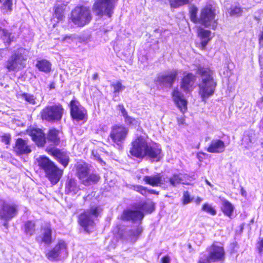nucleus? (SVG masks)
<instances>
[{"mask_svg":"<svg viewBox=\"0 0 263 263\" xmlns=\"http://www.w3.org/2000/svg\"><path fill=\"white\" fill-rule=\"evenodd\" d=\"M197 73L201 77V82L199 85V94L202 100L212 96L215 91L216 83L213 78V72L206 67H198Z\"/></svg>","mask_w":263,"mask_h":263,"instance_id":"1","label":"nucleus"},{"mask_svg":"<svg viewBox=\"0 0 263 263\" xmlns=\"http://www.w3.org/2000/svg\"><path fill=\"white\" fill-rule=\"evenodd\" d=\"M37 161L38 165L44 170L46 177L51 183L53 184L57 183L62 176L63 171L46 157L40 156Z\"/></svg>","mask_w":263,"mask_h":263,"instance_id":"2","label":"nucleus"},{"mask_svg":"<svg viewBox=\"0 0 263 263\" xmlns=\"http://www.w3.org/2000/svg\"><path fill=\"white\" fill-rule=\"evenodd\" d=\"M77 175L85 185H90L97 183L100 179V176L91 171V166L84 162H79L76 166Z\"/></svg>","mask_w":263,"mask_h":263,"instance_id":"3","label":"nucleus"},{"mask_svg":"<svg viewBox=\"0 0 263 263\" xmlns=\"http://www.w3.org/2000/svg\"><path fill=\"white\" fill-rule=\"evenodd\" d=\"M92 18L90 10L86 6H77L70 13L69 22L77 27H83L88 24Z\"/></svg>","mask_w":263,"mask_h":263,"instance_id":"4","label":"nucleus"},{"mask_svg":"<svg viewBox=\"0 0 263 263\" xmlns=\"http://www.w3.org/2000/svg\"><path fill=\"white\" fill-rule=\"evenodd\" d=\"M117 0H96L92 10L98 16H106L108 18L112 16Z\"/></svg>","mask_w":263,"mask_h":263,"instance_id":"5","label":"nucleus"},{"mask_svg":"<svg viewBox=\"0 0 263 263\" xmlns=\"http://www.w3.org/2000/svg\"><path fill=\"white\" fill-rule=\"evenodd\" d=\"M99 206H92L90 210L79 216V223L85 231L89 233L94 227L93 217H96L101 212Z\"/></svg>","mask_w":263,"mask_h":263,"instance_id":"6","label":"nucleus"},{"mask_svg":"<svg viewBox=\"0 0 263 263\" xmlns=\"http://www.w3.org/2000/svg\"><path fill=\"white\" fill-rule=\"evenodd\" d=\"M64 112V108L61 104L48 105L44 108L41 112L43 120L49 122L58 121L61 119Z\"/></svg>","mask_w":263,"mask_h":263,"instance_id":"7","label":"nucleus"},{"mask_svg":"<svg viewBox=\"0 0 263 263\" xmlns=\"http://www.w3.org/2000/svg\"><path fill=\"white\" fill-rule=\"evenodd\" d=\"M215 11L211 5H206L200 11L199 23L214 29L217 26Z\"/></svg>","mask_w":263,"mask_h":263,"instance_id":"8","label":"nucleus"},{"mask_svg":"<svg viewBox=\"0 0 263 263\" xmlns=\"http://www.w3.org/2000/svg\"><path fill=\"white\" fill-rule=\"evenodd\" d=\"M208 254L201 253L199 257L205 258L209 263H220L224 259V251L223 247L213 245L207 249Z\"/></svg>","mask_w":263,"mask_h":263,"instance_id":"9","label":"nucleus"},{"mask_svg":"<svg viewBox=\"0 0 263 263\" xmlns=\"http://www.w3.org/2000/svg\"><path fill=\"white\" fill-rule=\"evenodd\" d=\"M68 255L67 247L65 242L60 240L54 247L50 250L46 256L51 261L59 260L67 257Z\"/></svg>","mask_w":263,"mask_h":263,"instance_id":"10","label":"nucleus"},{"mask_svg":"<svg viewBox=\"0 0 263 263\" xmlns=\"http://www.w3.org/2000/svg\"><path fill=\"white\" fill-rule=\"evenodd\" d=\"M147 142L142 136L138 137L132 143L130 154L138 158H143L145 155V150L147 148Z\"/></svg>","mask_w":263,"mask_h":263,"instance_id":"11","label":"nucleus"},{"mask_svg":"<svg viewBox=\"0 0 263 263\" xmlns=\"http://www.w3.org/2000/svg\"><path fill=\"white\" fill-rule=\"evenodd\" d=\"M128 133V128L123 125H115L111 127L109 137L112 142L118 145H121Z\"/></svg>","mask_w":263,"mask_h":263,"instance_id":"12","label":"nucleus"},{"mask_svg":"<svg viewBox=\"0 0 263 263\" xmlns=\"http://www.w3.org/2000/svg\"><path fill=\"white\" fill-rule=\"evenodd\" d=\"M25 60L21 53L16 52L8 60L6 67L9 71L18 70L24 67V62Z\"/></svg>","mask_w":263,"mask_h":263,"instance_id":"13","label":"nucleus"},{"mask_svg":"<svg viewBox=\"0 0 263 263\" xmlns=\"http://www.w3.org/2000/svg\"><path fill=\"white\" fill-rule=\"evenodd\" d=\"M178 74V70H172L160 74L156 79V81L166 87H171Z\"/></svg>","mask_w":263,"mask_h":263,"instance_id":"14","label":"nucleus"},{"mask_svg":"<svg viewBox=\"0 0 263 263\" xmlns=\"http://www.w3.org/2000/svg\"><path fill=\"white\" fill-rule=\"evenodd\" d=\"M17 213V206L14 204L4 202L0 209V218L7 221Z\"/></svg>","mask_w":263,"mask_h":263,"instance_id":"15","label":"nucleus"},{"mask_svg":"<svg viewBox=\"0 0 263 263\" xmlns=\"http://www.w3.org/2000/svg\"><path fill=\"white\" fill-rule=\"evenodd\" d=\"M189 176L186 174L174 173L170 177L165 178V183L168 187H176L180 184H187Z\"/></svg>","mask_w":263,"mask_h":263,"instance_id":"16","label":"nucleus"},{"mask_svg":"<svg viewBox=\"0 0 263 263\" xmlns=\"http://www.w3.org/2000/svg\"><path fill=\"white\" fill-rule=\"evenodd\" d=\"M69 105L70 115L73 119L80 121L84 119L86 110L78 101L71 100Z\"/></svg>","mask_w":263,"mask_h":263,"instance_id":"17","label":"nucleus"},{"mask_svg":"<svg viewBox=\"0 0 263 263\" xmlns=\"http://www.w3.org/2000/svg\"><path fill=\"white\" fill-rule=\"evenodd\" d=\"M180 81V88L186 93L192 91L195 87L196 77L192 73L184 72Z\"/></svg>","mask_w":263,"mask_h":263,"instance_id":"18","label":"nucleus"},{"mask_svg":"<svg viewBox=\"0 0 263 263\" xmlns=\"http://www.w3.org/2000/svg\"><path fill=\"white\" fill-rule=\"evenodd\" d=\"M143 181L153 186H160L164 189L167 188V185L165 183V178H162L160 174L152 176H145L143 178Z\"/></svg>","mask_w":263,"mask_h":263,"instance_id":"19","label":"nucleus"},{"mask_svg":"<svg viewBox=\"0 0 263 263\" xmlns=\"http://www.w3.org/2000/svg\"><path fill=\"white\" fill-rule=\"evenodd\" d=\"M172 96L177 106L182 113H184L187 109V101L183 93L178 88H175L173 91Z\"/></svg>","mask_w":263,"mask_h":263,"instance_id":"20","label":"nucleus"},{"mask_svg":"<svg viewBox=\"0 0 263 263\" xmlns=\"http://www.w3.org/2000/svg\"><path fill=\"white\" fill-rule=\"evenodd\" d=\"M147 157L151 160L159 161L162 158L161 149L157 144L148 145L145 150V157Z\"/></svg>","mask_w":263,"mask_h":263,"instance_id":"21","label":"nucleus"},{"mask_svg":"<svg viewBox=\"0 0 263 263\" xmlns=\"http://www.w3.org/2000/svg\"><path fill=\"white\" fill-rule=\"evenodd\" d=\"M48 153L53 156L64 167H66L69 161V158L66 153L61 152L60 149L55 148H47Z\"/></svg>","mask_w":263,"mask_h":263,"instance_id":"22","label":"nucleus"},{"mask_svg":"<svg viewBox=\"0 0 263 263\" xmlns=\"http://www.w3.org/2000/svg\"><path fill=\"white\" fill-rule=\"evenodd\" d=\"M14 151L17 155H27L31 153L30 146L22 138H18L14 147Z\"/></svg>","mask_w":263,"mask_h":263,"instance_id":"23","label":"nucleus"},{"mask_svg":"<svg viewBox=\"0 0 263 263\" xmlns=\"http://www.w3.org/2000/svg\"><path fill=\"white\" fill-rule=\"evenodd\" d=\"M37 241H41L49 245L53 242L52 230L50 226L47 225L41 230V234L37 237Z\"/></svg>","mask_w":263,"mask_h":263,"instance_id":"24","label":"nucleus"},{"mask_svg":"<svg viewBox=\"0 0 263 263\" xmlns=\"http://www.w3.org/2000/svg\"><path fill=\"white\" fill-rule=\"evenodd\" d=\"M226 145L224 142L220 139H213L211 141L206 151L211 153H221L224 151Z\"/></svg>","mask_w":263,"mask_h":263,"instance_id":"25","label":"nucleus"},{"mask_svg":"<svg viewBox=\"0 0 263 263\" xmlns=\"http://www.w3.org/2000/svg\"><path fill=\"white\" fill-rule=\"evenodd\" d=\"M29 135L38 146H42L46 142L45 134L41 129L34 128L30 130Z\"/></svg>","mask_w":263,"mask_h":263,"instance_id":"26","label":"nucleus"},{"mask_svg":"<svg viewBox=\"0 0 263 263\" xmlns=\"http://www.w3.org/2000/svg\"><path fill=\"white\" fill-rule=\"evenodd\" d=\"M144 217L143 214L139 211L125 210L122 215V219L124 220H132L133 221L141 220Z\"/></svg>","mask_w":263,"mask_h":263,"instance_id":"27","label":"nucleus"},{"mask_svg":"<svg viewBox=\"0 0 263 263\" xmlns=\"http://www.w3.org/2000/svg\"><path fill=\"white\" fill-rule=\"evenodd\" d=\"M198 36L201 41V47L205 48L208 43L212 39V32L210 30H205L201 27L198 28Z\"/></svg>","mask_w":263,"mask_h":263,"instance_id":"28","label":"nucleus"},{"mask_svg":"<svg viewBox=\"0 0 263 263\" xmlns=\"http://www.w3.org/2000/svg\"><path fill=\"white\" fill-rule=\"evenodd\" d=\"M142 231L141 227L135 228L126 231L122 237L123 239L133 242L136 241Z\"/></svg>","mask_w":263,"mask_h":263,"instance_id":"29","label":"nucleus"},{"mask_svg":"<svg viewBox=\"0 0 263 263\" xmlns=\"http://www.w3.org/2000/svg\"><path fill=\"white\" fill-rule=\"evenodd\" d=\"M117 109L121 111L122 115L124 118V122L127 125L136 126L139 124L137 120L128 115L127 112L123 104H119L117 106Z\"/></svg>","mask_w":263,"mask_h":263,"instance_id":"30","label":"nucleus"},{"mask_svg":"<svg viewBox=\"0 0 263 263\" xmlns=\"http://www.w3.org/2000/svg\"><path fill=\"white\" fill-rule=\"evenodd\" d=\"M79 191V187L77 185L76 180L72 178L68 179L65 184V193L75 195Z\"/></svg>","mask_w":263,"mask_h":263,"instance_id":"31","label":"nucleus"},{"mask_svg":"<svg viewBox=\"0 0 263 263\" xmlns=\"http://www.w3.org/2000/svg\"><path fill=\"white\" fill-rule=\"evenodd\" d=\"M36 67L41 71L48 73L51 69V64L47 60H37L35 64Z\"/></svg>","mask_w":263,"mask_h":263,"instance_id":"32","label":"nucleus"},{"mask_svg":"<svg viewBox=\"0 0 263 263\" xmlns=\"http://www.w3.org/2000/svg\"><path fill=\"white\" fill-rule=\"evenodd\" d=\"M66 6L64 4H56L54 6V16L59 21H62L65 18L64 12Z\"/></svg>","mask_w":263,"mask_h":263,"instance_id":"33","label":"nucleus"},{"mask_svg":"<svg viewBox=\"0 0 263 263\" xmlns=\"http://www.w3.org/2000/svg\"><path fill=\"white\" fill-rule=\"evenodd\" d=\"M59 130L55 129H51L49 130L47 140L54 145H58L60 143V138L59 137Z\"/></svg>","mask_w":263,"mask_h":263,"instance_id":"34","label":"nucleus"},{"mask_svg":"<svg viewBox=\"0 0 263 263\" xmlns=\"http://www.w3.org/2000/svg\"><path fill=\"white\" fill-rule=\"evenodd\" d=\"M22 98L31 105H36L39 102L36 94L34 95L28 93H24L22 95Z\"/></svg>","mask_w":263,"mask_h":263,"instance_id":"35","label":"nucleus"},{"mask_svg":"<svg viewBox=\"0 0 263 263\" xmlns=\"http://www.w3.org/2000/svg\"><path fill=\"white\" fill-rule=\"evenodd\" d=\"M234 210L233 205L228 200L222 201V210L225 215L230 217Z\"/></svg>","mask_w":263,"mask_h":263,"instance_id":"36","label":"nucleus"},{"mask_svg":"<svg viewBox=\"0 0 263 263\" xmlns=\"http://www.w3.org/2000/svg\"><path fill=\"white\" fill-rule=\"evenodd\" d=\"M138 208L141 211L152 213L154 211V205L151 202H142L139 204Z\"/></svg>","mask_w":263,"mask_h":263,"instance_id":"37","label":"nucleus"},{"mask_svg":"<svg viewBox=\"0 0 263 263\" xmlns=\"http://www.w3.org/2000/svg\"><path fill=\"white\" fill-rule=\"evenodd\" d=\"M198 8L195 6H191L190 8L191 20L195 23H199V17H197Z\"/></svg>","mask_w":263,"mask_h":263,"instance_id":"38","label":"nucleus"},{"mask_svg":"<svg viewBox=\"0 0 263 263\" xmlns=\"http://www.w3.org/2000/svg\"><path fill=\"white\" fill-rule=\"evenodd\" d=\"M171 7L177 8L190 3L191 0H169Z\"/></svg>","mask_w":263,"mask_h":263,"instance_id":"39","label":"nucleus"},{"mask_svg":"<svg viewBox=\"0 0 263 263\" xmlns=\"http://www.w3.org/2000/svg\"><path fill=\"white\" fill-rule=\"evenodd\" d=\"M25 232L26 234L31 236L35 232V223L32 221H27L25 224Z\"/></svg>","mask_w":263,"mask_h":263,"instance_id":"40","label":"nucleus"},{"mask_svg":"<svg viewBox=\"0 0 263 263\" xmlns=\"http://www.w3.org/2000/svg\"><path fill=\"white\" fill-rule=\"evenodd\" d=\"M110 86L114 89V93L116 94L123 90L125 87L123 86L120 81L114 82L111 84Z\"/></svg>","mask_w":263,"mask_h":263,"instance_id":"41","label":"nucleus"},{"mask_svg":"<svg viewBox=\"0 0 263 263\" xmlns=\"http://www.w3.org/2000/svg\"><path fill=\"white\" fill-rule=\"evenodd\" d=\"M0 35L3 36L4 40L7 43H10L13 41V37H11V34L6 30L0 28Z\"/></svg>","mask_w":263,"mask_h":263,"instance_id":"42","label":"nucleus"},{"mask_svg":"<svg viewBox=\"0 0 263 263\" xmlns=\"http://www.w3.org/2000/svg\"><path fill=\"white\" fill-rule=\"evenodd\" d=\"M12 0H6L3 4L2 9L6 12H11L12 10Z\"/></svg>","mask_w":263,"mask_h":263,"instance_id":"43","label":"nucleus"},{"mask_svg":"<svg viewBox=\"0 0 263 263\" xmlns=\"http://www.w3.org/2000/svg\"><path fill=\"white\" fill-rule=\"evenodd\" d=\"M202 210L211 214L212 215H215L216 214L215 210H214L212 206L208 203H205L203 205Z\"/></svg>","mask_w":263,"mask_h":263,"instance_id":"44","label":"nucleus"},{"mask_svg":"<svg viewBox=\"0 0 263 263\" xmlns=\"http://www.w3.org/2000/svg\"><path fill=\"white\" fill-rule=\"evenodd\" d=\"M134 190L144 196H146L148 192L146 187L141 185L134 186Z\"/></svg>","mask_w":263,"mask_h":263,"instance_id":"45","label":"nucleus"},{"mask_svg":"<svg viewBox=\"0 0 263 263\" xmlns=\"http://www.w3.org/2000/svg\"><path fill=\"white\" fill-rule=\"evenodd\" d=\"M242 12V10L240 7H235L231 8L230 14L231 15L238 16L241 14Z\"/></svg>","mask_w":263,"mask_h":263,"instance_id":"46","label":"nucleus"},{"mask_svg":"<svg viewBox=\"0 0 263 263\" xmlns=\"http://www.w3.org/2000/svg\"><path fill=\"white\" fill-rule=\"evenodd\" d=\"M182 200L184 205L189 203L192 201V199L190 198V195L187 191L184 192Z\"/></svg>","mask_w":263,"mask_h":263,"instance_id":"47","label":"nucleus"},{"mask_svg":"<svg viewBox=\"0 0 263 263\" xmlns=\"http://www.w3.org/2000/svg\"><path fill=\"white\" fill-rule=\"evenodd\" d=\"M11 139V137L9 134H5L4 135L1 136V141L5 143L6 144H9L10 141Z\"/></svg>","mask_w":263,"mask_h":263,"instance_id":"48","label":"nucleus"},{"mask_svg":"<svg viewBox=\"0 0 263 263\" xmlns=\"http://www.w3.org/2000/svg\"><path fill=\"white\" fill-rule=\"evenodd\" d=\"M76 39L75 35L70 34L66 35L62 39L63 42H65L68 43H71Z\"/></svg>","mask_w":263,"mask_h":263,"instance_id":"49","label":"nucleus"},{"mask_svg":"<svg viewBox=\"0 0 263 263\" xmlns=\"http://www.w3.org/2000/svg\"><path fill=\"white\" fill-rule=\"evenodd\" d=\"M92 155L94 159L97 160L101 164L105 163L102 160V159L100 157L99 155L97 153H95L93 151L92 152Z\"/></svg>","mask_w":263,"mask_h":263,"instance_id":"50","label":"nucleus"},{"mask_svg":"<svg viewBox=\"0 0 263 263\" xmlns=\"http://www.w3.org/2000/svg\"><path fill=\"white\" fill-rule=\"evenodd\" d=\"M257 247L259 253L261 254L263 251V238L258 242Z\"/></svg>","mask_w":263,"mask_h":263,"instance_id":"51","label":"nucleus"},{"mask_svg":"<svg viewBox=\"0 0 263 263\" xmlns=\"http://www.w3.org/2000/svg\"><path fill=\"white\" fill-rule=\"evenodd\" d=\"M162 263H170V258L168 256H165L162 258Z\"/></svg>","mask_w":263,"mask_h":263,"instance_id":"52","label":"nucleus"},{"mask_svg":"<svg viewBox=\"0 0 263 263\" xmlns=\"http://www.w3.org/2000/svg\"><path fill=\"white\" fill-rule=\"evenodd\" d=\"M259 41L260 45L263 46V31L261 32L259 36Z\"/></svg>","mask_w":263,"mask_h":263,"instance_id":"53","label":"nucleus"},{"mask_svg":"<svg viewBox=\"0 0 263 263\" xmlns=\"http://www.w3.org/2000/svg\"><path fill=\"white\" fill-rule=\"evenodd\" d=\"M202 201V198H201L200 197H197V198L196 199V200H195V202H196V203L197 204H199L201 203V202Z\"/></svg>","mask_w":263,"mask_h":263,"instance_id":"54","label":"nucleus"},{"mask_svg":"<svg viewBox=\"0 0 263 263\" xmlns=\"http://www.w3.org/2000/svg\"><path fill=\"white\" fill-rule=\"evenodd\" d=\"M147 191H148L147 192H148V193H149L151 194H157V195L159 194V192L156 191L154 190H147Z\"/></svg>","mask_w":263,"mask_h":263,"instance_id":"55","label":"nucleus"},{"mask_svg":"<svg viewBox=\"0 0 263 263\" xmlns=\"http://www.w3.org/2000/svg\"><path fill=\"white\" fill-rule=\"evenodd\" d=\"M98 74L97 73H95V74H93V76H92V80H96L97 79H98Z\"/></svg>","mask_w":263,"mask_h":263,"instance_id":"56","label":"nucleus"},{"mask_svg":"<svg viewBox=\"0 0 263 263\" xmlns=\"http://www.w3.org/2000/svg\"><path fill=\"white\" fill-rule=\"evenodd\" d=\"M241 195L243 196H246V192L243 189H241Z\"/></svg>","mask_w":263,"mask_h":263,"instance_id":"57","label":"nucleus"},{"mask_svg":"<svg viewBox=\"0 0 263 263\" xmlns=\"http://www.w3.org/2000/svg\"><path fill=\"white\" fill-rule=\"evenodd\" d=\"M248 137H249L248 139L249 140L250 143H253L254 142V139L252 137L250 138V136H248Z\"/></svg>","mask_w":263,"mask_h":263,"instance_id":"58","label":"nucleus"},{"mask_svg":"<svg viewBox=\"0 0 263 263\" xmlns=\"http://www.w3.org/2000/svg\"><path fill=\"white\" fill-rule=\"evenodd\" d=\"M205 182H206V184H208L209 185H211L210 182L208 180H205Z\"/></svg>","mask_w":263,"mask_h":263,"instance_id":"59","label":"nucleus"},{"mask_svg":"<svg viewBox=\"0 0 263 263\" xmlns=\"http://www.w3.org/2000/svg\"><path fill=\"white\" fill-rule=\"evenodd\" d=\"M4 226L7 228L8 227V223L7 222H5L4 224Z\"/></svg>","mask_w":263,"mask_h":263,"instance_id":"60","label":"nucleus"},{"mask_svg":"<svg viewBox=\"0 0 263 263\" xmlns=\"http://www.w3.org/2000/svg\"><path fill=\"white\" fill-rule=\"evenodd\" d=\"M261 99L263 101V97H261Z\"/></svg>","mask_w":263,"mask_h":263,"instance_id":"61","label":"nucleus"}]
</instances>
